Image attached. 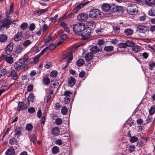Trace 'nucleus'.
Here are the masks:
<instances>
[{
    "label": "nucleus",
    "mask_w": 155,
    "mask_h": 155,
    "mask_svg": "<svg viewBox=\"0 0 155 155\" xmlns=\"http://www.w3.org/2000/svg\"><path fill=\"white\" fill-rule=\"evenodd\" d=\"M85 29V25L83 23H79L74 24L73 30L76 34L80 35L82 34L83 30Z\"/></svg>",
    "instance_id": "nucleus-1"
},
{
    "label": "nucleus",
    "mask_w": 155,
    "mask_h": 155,
    "mask_svg": "<svg viewBox=\"0 0 155 155\" xmlns=\"http://www.w3.org/2000/svg\"><path fill=\"white\" fill-rule=\"evenodd\" d=\"M18 20L17 19L14 20H12L11 18H7L5 19L2 20L0 21V27H6L7 28H9L10 25L11 24H13L14 22L16 21H18Z\"/></svg>",
    "instance_id": "nucleus-2"
},
{
    "label": "nucleus",
    "mask_w": 155,
    "mask_h": 155,
    "mask_svg": "<svg viewBox=\"0 0 155 155\" xmlns=\"http://www.w3.org/2000/svg\"><path fill=\"white\" fill-rule=\"evenodd\" d=\"M127 10L128 13L134 15L137 12V7L135 4L130 3L128 5Z\"/></svg>",
    "instance_id": "nucleus-3"
},
{
    "label": "nucleus",
    "mask_w": 155,
    "mask_h": 155,
    "mask_svg": "<svg viewBox=\"0 0 155 155\" xmlns=\"http://www.w3.org/2000/svg\"><path fill=\"white\" fill-rule=\"evenodd\" d=\"M101 15V12L98 9H93L90 11L89 13V16L92 18H98Z\"/></svg>",
    "instance_id": "nucleus-4"
},
{
    "label": "nucleus",
    "mask_w": 155,
    "mask_h": 155,
    "mask_svg": "<svg viewBox=\"0 0 155 155\" xmlns=\"http://www.w3.org/2000/svg\"><path fill=\"white\" fill-rule=\"evenodd\" d=\"M92 29L89 27H87L85 28V29L83 30L82 34L81 35L82 37V39L84 40H86L88 39V37H89L91 32Z\"/></svg>",
    "instance_id": "nucleus-5"
},
{
    "label": "nucleus",
    "mask_w": 155,
    "mask_h": 155,
    "mask_svg": "<svg viewBox=\"0 0 155 155\" xmlns=\"http://www.w3.org/2000/svg\"><path fill=\"white\" fill-rule=\"evenodd\" d=\"M148 30L147 27L144 25H140L137 27V30L142 34V36H145L146 32Z\"/></svg>",
    "instance_id": "nucleus-6"
},
{
    "label": "nucleus",
    "mask_w": 155,
    "mask_h": 155,
    "mask_svg": "<svg viewBox=\"0 0 155 155\" xmlns=\"http://www.w3.org/2000/svg\"><path fill=\"white\" fill-rule=\"evenodd\" d=\"M14 12L13 8V4H12L11 5L10 7L8 6L7 7L6 10L5 14L6 17L9 18H11L10 15L12 13Z\"/></svg>",
    "instance_id": "nucleus-7"
},
{
    "label": "nucleus",
    "mask_w": 155,
    "mask_h": 155,
    "mask_svg": "<svg viewBox=\"0 0 155 155\" xmlns=\"http://www.w3.org/2000/svg\"><path fill=\"white\" fill-rule=\"evenodd\" d=\"M13 45L12 43H10L5 47V53L7 55L10 54L13 50Z\"/></svg>",
    "instance_id": "nucleus-8"
},
{
    "label": "nucleus",
    "mask_w": 155,
    "mask_h": 155,
    "mask_svg": "<svg viewBox=\"0 0 155 155\" xmlns=\"http://www.w3.org/2000/svg\"><path fill=\"white\" fill-rule=\"evenodd\" d=\"M29 105V103L25 104L22 102L18 103V110L20 111L21 110L26 109Z\"/></svg>",
    "instance_id": "nucleus-9"
},
{
    "label": "nucleus",
    "mask_w": 155,
    "mask_h": 155,
    "mask_svg": "<svg viewBox=\"0 0 155 155\" xmlns=\"http://www.w3.org/2000/svg\"><path fill=\"white\" fill-rule=\"evenodd\" d=\"M66 59H68V64L71 62V61L73 59L72 55L71 52H68L63 56L62 57L63 60Z\"/></svg>",
    "instance_id": "nucleus-10"
},
{
    "label": "nucleus",
    "mask_w": 155,
    "mask_h": 155,
    "mask_svg": "<svg viewBox=\"0 0 155 155\" xmlns=\"http://www.w3.org/2000/svg\"><path fill=\"white\" fill-rule=\"evenodd\" d=\"M23 38L22 34L20 31L18 32L14 36V40L16 42H18L21 40Z\"/></svg>",
    "instance_id": "nucleus-11"
},
{
    "label": "nucleus",
    "mask_w": 155,
    "mask_h": 155,
    "mask_svg": "<svg viewBox=\"0 0 155 155\" xmlns=\"http://www.w3.org/2000/svg\"><path fill=\"white\" fill-rule=\"evenodd\" d=\"M22 128L16 127L14 130V136L18 138L22 134Z\"/></svg>",
    "instance_id": "nucleus-12"
},
{
    "label": "nucleus",
    "mask_w": 155,
    "mask_h": 155,
    "mask_svg": "<svg viewBox=\"0 0 155 155\" xmlns=\"http://www.w3.org/2000/svg\"><path fill=\"white\" fill-rule=\"evenodd\" d=\"M88 18L87 15L85 13L79 14L77 16V18L79 20L81 21L86 20Z\"/></svg>",
    "instance_id": "nucleus-13"
},
{
    "label": "nucleus",
    "mask_w": 155,
    "mask_h": 155,
    "mask_svg": "<svg viewBox=\"0 0 155 155\" xmlns=\"http://www.w3.org/2000/svg\"><path fill=\"white\" fill-rule=\"evenodd\" d=\"M8 77L11 78L14 80H17L18 78L17 73L13 70H12L9 74L7 76Z\"/></svg>",
    "instance_id": "nucleus-14"
},
{
    "label": "nucleus",
    "mask_w": 155,
    "mask_h": 155,
    "mask_svg": "<svg viewBox=\"0 0 155 155\" xmlns=\"http://www.w3.org/2000/svg\"><path fill=\"white\" fill-rule=\"evenodd\" d=\"M59 132L60 130L58 127H55L51 129V133L54 136H58Z\"/></svg>",
    "instance_id": "nucleus-15"
},
{
    "label": "nucleus",
    "mask_w": 155,
    "mask_h": 155,
    "mask_svg": "<svg viewBox=\"0 0 155 155\" xmlns=\"http://www.w3.org/2000/svg\"><path fill=\"white\" fill-rule=\"evenodd\" d=\"M68 81L69 85L72 87L75 84L76 80L74 78L70 77L68 78Z\"/></svg>",
    "instance_id": "nucleus-16"
},
{
    "label": "nucleus",
    "mask_w": 155,
    "mask_h": 155,
    "mask_svg": "<svg viewBox=\"0 0 155 155\" xmlns=\"http://www.w3.org/2000/svg\"><path fill=\"white\" fill-rule=\"evenodd\" d=\"M29 60L28 56L27 54H25L23 58H21L19 60V63L21 64H24L25 62H28Z\"/></svg>",
    "instance_id": "nucleus-17"
},
{
    "label": "nucleus",
    "mask_w": 155,
    "mask_h": 155,
    "mask_svg": "<svg viewBox=\"0 0 155 155\" xmlns=\"http://www.w3.org/2000/svg\"><path fill=\"white\" fill-rule=\"evenodd\" d=\"M110 8V5L107 3L103 4L101 7L102 10L105 12H107L109 10Z\"/></svg>",
    "instance_id": "nucleus-18"
},
{
    "label": "nucleus",
    "mask_w": 155,
    "mask_h": 155,
    "mask_svg": "<svg viewBox=\"0 0 155 155\" xmlns=\"http://www.w3.org/2000/svg\"><path fill=\"white\" fill-rule=\"evenodd\" d=\"M86 4V3H81L78 5L76 8L73 9V12L75 13H77L79 10L83 8Z\"/></svg>",
    "instance_id": "nucleus-19"
},
{
    "label": "nucleus",
    "mask_w": 155,
    "mask_h": 155,
    "mask_svg": "<svg viewBox=\"0 0 155 155\" xmlns=\"http://www.w3.org/2000/svg\"><path fill=\"white\" fill-rule=\"evenodd\" d=\"M15 153L14 149L12 147H9L5 152L6 155H14Z\"/></svg>",
    "instance_id": "nucleus-20"
},
{
    "label": "nucleus",
    "mask_w": 155,
    "mask_h": 155,
    "mask_svg": "<svg viewBox=\"0 0 155 155\" xmlns=\"http://www.w3.org/2000/svg\"><path fill=\"white\" fill-rule=\"evenodd\" d=\"M7 63L9 64H12L13 62V58L12 56L9 54L6 55V59L5 61Z\"/></svg>",
    "instance_id": "nucleus-21"
},
{
    "label": "nucleus",
    "mask_w": 155,
    "mask_h": 155,
    "mask_svg": "<svg viewBox=\"0 0 155 155\" xmlns=\"http://www.w3.org/2000/svg\"><path fill=\"white\" fill-rule=\"evenodd\" d=\"M8 36L5 34H2L0 35V41L4 43L7 41Z\"/></svg>",
    "instance_id": "nucleus-22"
},
{
    "label": "nucleus",
    "mask_w": 155,
    "mask_h": 155,
    "mask_svg": "<svg viewBox=\"0 0 155 155\" xmlns=\"http://www.w3.org/2000/svg\"><path fill=\"white\" fill-rule=\"evenodd\" d=\"M101 48H99L97 46H94L91 48V51L93 53L95 54L101 51Z\"/></svg>",
    "instance_id": "nucleus-23"
},
{
    "label": "nucleus",
    "mask_w": 155,
    "mask_h": 155,
    "mask_svg": "<svg viewBox=\"0 0 155 155\" xmlns=\"http://www.w3.org/2000/svg\"><path fill=\"white\" fill-rule=\"evenodd\" d=\"M25 49V48H24L22 46L19 45L17 47L15 52L18 54L21 53Z\"/></svg>",
    "instance_id": "nucleus-24"
},
{
    "label": "nucleus",
    "mask_w": 155,
    "mask_h": 155,
    "mask_svg": "<svg viewBox=\"0 0 155 155\" xmlns=\"http://www.w3.org/2000/svg\"><path fill=\"white\" fill-rule=\"evenodd\" d=\"M47 11V10L46 9H41L39 10L35 11L34 14L36 15H39Z\"/></svg>",
    "instance_id": "nucleus-25"
},
{
    "label": "nucleus",
    "mask_w": 155,
    "mask_h": 155,
    "mask_svg": "<svg viewBox=\"0 0 155 155\" xmlns=\"http://www.w3.org/2000/svg\"><path fill=\"white\" fill-rule=\"evenodd\" d=\"M34 95L33 94L31 93H30L28 97L27 101V102L28 103H29V104L30 102H33V99L34 98Z\"/></svg>",
    "instance_id": "nucleus-26"
},
{
    "label": "nucleus",
    "mask_w": 155,
    "mask_h": 155,
    "mask_svg": "<svg viewBox=\"0 0 155 155\" xmlns=\"http://www.w3.org/2000/svg\"><path fill=\"white\" fill-rule=\"evenodd\" d=\"M93 57V54L92 52H90L86 54L85 57V60L87 61L91 60Z\"/></svg>",
    "instance_id": "nucleus-27"
},
{
    "label": "nucleus",
    "mask_w": 155,
    "mask_h": 155,
    "mask_svg": "<svg viewBox=\"0 0 155 155\" xmlns=\"http://www.w3.org/2000/svg\"><path fill=\"white\" fill-rule=\"evenodd\" d=\"M76 63L78 66L81 67L84 64V61L83 59L80 58L77 61Z\"/></svg>",
    "instance_id": "nucleus-28"
},
{
    "label": "nucleus",
    "mask_w": 155,
    "mask_h": 155,
    "mask_svg": "<svg viewBox=\"0 0 155 155\" xmlns=\"http://www.w3.org/2000/svg\"><path fill=\"white\" fill-rule=\"evenodd\" d=\"M42 81L44 84L48 85L50 84V79L48 77H45L43 78Z\"/></svg>",
    "instance_id": "nucleus-29"
},
{
    "label": "nucleus",
    "mask_w": 155,
    "mask_h": 155,
    "mask_svg": "<svg viewBox=\"0 0 155 155\" xmlns=\"http://www.w3.org/2000/svg\"><path fill=\"white\" fill-rule=\"evenodd\" d=\"M132 49L136 53L139 52L141 50L140 47L137 45H134L132 47Z\"/></svg>",
    "instance_id": "nucleus-30"
},
{
    "label": "nucleus",
    "mask_w": 155,
    "mask_h": 155,
    "mask_svg": "<svg viewBox=\"0 0 155 155\" xmlns=\"http://www.w3.org/2000/svg\"><path fill=\"white\" fill-rule=\"evenodd\" d=\"M32 42L29 40H27L24 41L23 43V46L25 47V48L27 47L28 45L31 44Z\"/></svg>",
    "instance_id": "nucleus-31"
},
{
    "label": "nucleus",
    "mask_w": 155,
    "mask_h": 155,
    "mask_svg": "<svg viewBox=\"0 0 155 155\" xmlns=\"http://www.w3.org/2000/svg\"><path fill=\"white\" fill-rule=\"evenodd\" d=\"M72 93L71 92L69 91H65L63 95L65 97H68L71 98Z\"/></svg>",
    "instance_id": "nucleus-32"
},
{
    "label": "nucleus",
    "mask_w": 155,
    "mask_h": 155,
    "mask_svg": "<svg viewBox=\"0 0 155 155\" xmlns=\"http://www.w3.org/2000/svg\"><path fill=\"white\" fill-rule=\"evenodd\" d=\"M145 2L150 6L155 5V0H146Z\"/></svg>",
    "instance_id": "nucleus-33"
},
{
    "label": "nucleus",
    "mask_w": 155,
    "mask_h": 155,
    "mask_svg": "<svg viewBox=\"0 0 155 155\" xmlns=\"http://www.w3.org/2000/svg\"><path fill=\"white\" fill-rule=\"evenodd\" d=\"M124 32L128 35H132L133 33V31L130 29H127L124 30Z\"/></svg>",
    "instance_id": "nucleus-34"
},
{
    "label": "nucleus",
    "mask_w": 155,
    "mask_h": 155,
    "mask_svg": "<svg viewBox=\"0 0 155 155\" xmlns=\"http://www.w3.org/2000/svg\"><path fill=\"white\" fill-rule=\"evenodd\" d=\"M52 151L53 154H55L58 153L59 151V149L57 146H54L52 149Z\"/></svg>",
    "instance_id": "nucleus-35"
},
{
    "label": "nucleus",
    "mask_w": 155,
    "mask_h": 155,
    "mask_svg": "<svg viewBox=\"0 0 155 155\" xmlns=\"http://www.w3.org/2000/svg\"><path fill=\"white\" fill-rule=\"evenodd\" d=\"M113 49L114 47L111 46H106L104 48V50L107 51H110Z\"/></svg>",
    "instance_id": "nucleus-36"
},
{
    "label": "nucleus",
    "mask_w": 155,
    "mask_h": 155,
    "mask_svg": "<svg viewBox=\"0 0 155 155\" xmlns=\"http://www.w3.org/2000/svg\"><path fill=\"white\" fill-rule=\"evenodd\" d=\"M149 66V69L152 70L155 67V62L153 61H151L148 62Z\"/></svg>",
    "instance_id": "nucleus-37"
},
{
    "label": "nucleus",
    "mask_w": 155,
    "mask_h": 155,
    "mask_svg": "<svg viewBox=\"0 0 155 155\" xmlns=\"http://www.w3.org/2000/svg\"><path fill=\"white\" fill-rule=\"evenodd\" d=\"M68 112V108L65 106L62 107L61 109V112L62 114L65 115Z\"/></svg>",
    "instance_id": "nucleus-38"
},
{
    "label": "nucleus",
    "mask_w": 155,
    "mask_h": 155,
    "mask_svg": "<svg viewBox=\"0 0 155 155\" xmlns=\"http://www.w3.org/2000/svg\"><path fill=\"white\" fill-rule=\"evenodd\" d=\"M36 140V136L35 135L33 134L31 135V141L35 144Z\"/></svg>",
    "instance_id": "nucleus-39"
},
{
    "label": "nucleus",
    "mask_w": 155,
    "mask_h": 155,
    "mask_svg": "<svg viewBox=\"0 0 155 155\" xmlns=\"http://www.w3.org/2000/svg\"><path fill=\"white\" fill-rule=\"evenodd\" d=\"M135 146L134 145H132L128 147V150L130 153H132L135 150Z\"/></svg>",
    "instance_id": "nucleus-40"
},
{
    "label": "nucleus",
    "mask_w": 155,
    "mask_h": 155,
    "mask_svg": "<svg viewBox=\"0 0 155 155\" xmlns=\"http://www.w3.org/2000/svg\"><path fill=\"white\" fill-rule=\"evenodd\" d=\"M33 128V126L31 124H28L26 125V128L28 131H31Z\"/></svg>",
    "instance_id": "nucleus-41"
},
{
    "label": "nucleus",
    "mask_w": 155,
    "mask_h": 155,
    "mask_svg": "<svg viewBox=\"0 0 155 155\" xmlns=\"http://www.w3.org/2000/svg\"><path fill=\"white\" fill-rule=\"evenodd\" d=\"M62 121L61 119L58 118L56 119L55 123L57 125H60L62 123Z\"/></svg>",
    "instance_id": "nucleus-42"
},
{
    "label": "nucleus",
    "mask_w": 155,
    "mask_h": 155,
    "mask_svg": "<svg viewBox=\"0 0 155 155\" xmlns=\"http://www.w3.org/2000/svg\"><path fill=\"white\" fill-rule=\"evenodd\" d=\"M126 42L127 45V47L128 46L132 47L134 45V43L131 41H127Z\"/></svg>",
    "instance_id": "nucleus-43"
},
{
    "label": "nucleus",
    "mask_w": 155,
    "mask_h": 155,
    "mask_svg": "<svg viewBox=\"0 0 155 155\" xmlns=\"http://www.w3.org/2000/svg\"><path fill=\"white\" fill-rule=\"evenodd\" d=\"M28 26V24L27 23L23 22L20 25V28L23 30L26 29Z\"/></svg>",
    "instance_id": "nucleus-44"
},
{
    "label": "nucleus",
    "mask_w": 155,
    "mask_h": 155,
    "mask_svg": "<svg viewBox=\"0 0 155 155\" xmlns=\"http://www.w3.org/2000/svg\"><path fill=\"white\" fill-rule=\"evenodd\" d=\"M7 72L6 69L1 70L0 71V78L4 76L6 74Z\"/></svg>",
    "instance_id": "nucleus-45"
},
{
    "label": "nucleus",
    "mask_w": 155,
    "mask_h": 155,
    "mask_svg": "<svg viewBox=\"0 0 155 155\" xmlns=\"http://www.w3.org/2000/svg\"><path fill=\"white\" fill-rule=\"evenodd\" d=\"M118 47L121 48H127V45L126 42L125 43H119L118 45Z\"/></svg>",
    "instance_id": "nucleus-46"
},
{
    "label": "nucleus",
    "mask_w": 155,
    "mask_h": 155,
    "mask_svg": "<svg viewBox=\"0 0 155 155\" xmlns=\"http://www.w3.org/2000/svg\"><path fill=\"white\" fill-rule=\"evenodd\" d=\"M138 138L136 137H131L130 139V141L132 143H133L136 142Z\"/></svg>",
    "instance_id": "nucleus-47"
},
{
    "label": "nucleus",
    "mask_w": 155,
    "mask_h": 155,
    "mask_svg": "<svg viewBox=\"0 0 155 155\" xmlns=\"http://www.w3.org/2000/svg\"><path fill=\"white\" fill-rule=\"evenodd\" d=\"M114 31L116 34H118L120 31V28L118 26H114L113 27Z\"/></svg>",
    "instance_id": "nucleus-48"
},
{
    "label": "nucleus",
    "mask_w": 155,
    "mask_h": 155,
    "mask_svg": "<svg viewBox=\"0 0 155 155\" xmlns=\"http://www.w3.org/2000/svg\"><path fill=\"white\" fill-rule=\"evenodd\" d=\"M155 112V107H152L149 110V113L150 115H153Z\"/></svg>",
    "instance_id": "nucleus-49"
},
{
    "label": "nucleus",
    "mask_w": 155,
    "mask_h": 155,
    "mask_svg": "<svg viewBox=\"0 0 155 155\" xmlns=\"http://www.w3.org/2000/svg\"><path fill=\"white\" fill-rule=\"evenodd\" d=\"M35 28V26L34 23L31 24L29 27V29L31 31H34Z\"/></svg>",
    "instance_id": "nucleus-50"
},
{
    "label": "nucleus",
    "mask_w": 155,
    "mask_h": 155,
    "mask_svg": "<svg viewBox=\"0 0 155 155\" xmlns=\"http://www.w3.org/2000/svg\"><path fill=\"white\" fill-rule=\"evenodd\" d=\"M71 98L65 97L64 98V102L65 104H68L70 101Z\"/></svg>",
    "instance_id": "nucleus-51"
},
{
    "label": "nucleus",
    "mask_w": 155,
    "mask_h": 155,
    "mask_svg": "<svg viewBox=\"0 0 155 155\" xmlns=\"http://www.w3.org/2000/svg\"><path fill=\"white\" fill-rule=\"evenodd\" d=\"M48 47V49H49L50 50H52L54 49L55 48V46L53 44H51L49 45L48 46L46 47Z\"/></svg>",
    "instance_id": "nucleus-52"
},
{
    "label": "nucleus",
    "mask_w": 155,
    "mask_h": 155,
    "mask_svg": "<svg viewBox=\"0 0 155 155\" xmlns=\"http://www.w3.org/2000/svg\"><path fill=\"white\" fill-rule=\"evenodd\" d=\"M42 30L43 32H45L46 31L48 28V26L46 24H44L42 27Z\"/></svg>",
    "instance_id": "nucleus-53"
},
{
    "label": "nucleus",
    "mask_w": 155,
    "mask_h": 155,
    "mask_svg": "<svg viewBox=\"0 0 155 155\" xmlns=\"http://www.w3.org/2000/svg\"><path fill=\"white\" fill-rule=\"evenodd\" d=\"M148 14L150 15L154 16L155 15V11L154 10L150 9L149 11Z\"/></svg>",
    "instance_id": "nucleus-54"
},
{
    "label": "nucleus",
    "mask_w": 155,
    "mask_h": 155,
    "mask_svg": "<svg viewBox=\"0 0 155 155\" xmlns=\"http://www.w3.org/2000/svg\"><path fill=\"white\" fill-rule=\"evenodd\" d=\"M50 75L51 77L54 78L57 76V72L56 71H53L51 72Z\"/></svg>",
    "instance_id": "nucleus-55"
},
{
    "label": "nucleus",
    "mask_w": 155,
    "mask_h": 155,
    "mask_svg": "<svg viewBox=\"0 0 155 155\" xmlns=\"http://www.w3.org/2000/svg\"><path fill=\"white\" fill-rule=\"evenodd\" d=\"M14 67L16 70L18 71H19L21 68V65L17 63H16L15 64Z\"/></svg>",
    "instance_id": "nucleus-56"
},
{
    "label": "nucleus",
    "mask_w": 155,
    "mask_h": 155,
    "mask_svg": "<svg viewBox=\"0 0 155 155\" xmlns=\"http://www.w3.org/2000/svg\"><path fill=\"white\" fill-rule=\"evenodd\" d=\"M16 141L15 138H12L10 139L9 143L11 144H14L16 143Z\"/></svg>",
    "instance_id": "nucleus-57"
},
{
    "label": "nucleus",
    "mask_w": 155,
    "mask_h": 155,
    "mask_svg": "<svg viewBox=\"0 0 155 155\" xmlns=\"http://www.w3.org/2000/svg\"><path fill=\"white\" fill-rule=\"evenodd\" d=\"M60 37L63 40H65L67 38V35L64 33H61L60 35Z\"/></svg>",
    "instance_id": "nucleus-58"
},
{
    "label": "nucleus",
    "mask_w": 155,
    "mask_h": 155,
    "mask_svg": "<svg viewBox=\"0 0 155 155\" xmlns=\"http://www.w3.org/2000/svg\"><path fill=\"white\" fill-rule=\"evenodd\" d=\"M22 64V68L24 71H26L28 69V67L27 64H25V63Z\"/></svg>",
    "instance_id": "nucleus-59"
},
{
    "label": "nucleus",
    "mask_w": 155,
    "mask_h": 155,
    "mask_svg": "<svg viewBox=\"0 0 155 155\" xmlns=\"http://www.w3.org/2000/svg\"><path fill=\"white\" fill-rule=\"evenodd\" d=\"M58 17V15H56L54 17H52L50 18V20L52 22L55 21Z\"/></svg>",
    "instance_id": "nucleus-60"
},
{
    "label": "nucleus",
    "mask_w": 155,
    "mask_h": 155,
    "mask_svg": "<svg viewBox=\"0 0 155 155\" xmlns=\"http://www.w3.org/2000/svg\"><path fill=\"white\" fill-rule=\"evenodd\" d=\"M28 111L30 113L32 114L35 112V110L33 107H31L28 109Z\"/></svg>",
    "instance_id": "nucleus-61"
},
{
    "label": "nucleus",
    "mask_w": 155,
    "mask_h": 155,
    "mask_svg": "<svg viewBox=\"0 0 155 155\" xmlns=\"http://www.w3.org/2000/svg\"><path fill=\"white\" fill-rule=\"evenodd\" d=\"M6 55L5 54H2L0 56V60H5V61Z\"/></svg>",
    "instance_id": "nucleus-62"
},
{
    "label": "nucleus",
    "mask_w": 155,
    "mask_h": 155,
    "mask_svg": "<svg viewBox=\"0 0 155 155\" xmlns=\"http://www.w3.org/2000/svg\"><path fill=\"white\" fill-rule=\"evenodd\" d=\"M56 144L58 145H61L62 144V140L61 139H58L55 141Z\"/></svg>",
    "instance_id": "nucleus-63"
},
{
    "label": "nucleus",
    "mask_w": 155,
    "mask_h": 155,
    "mask_svg": "<svg viewBox=\"0 0 155 155\" xmlns=\"http://www.w3.org/2000/svg\"><path fill=\"white\" fill-rule=\"evenodd\" d=\"M85 74V73L83 71L81 72L79 74V76L80 77L82 78L84 77Z\"/></svg>",
    "instance_id": "nucleus-64"
}]
</instances>
